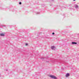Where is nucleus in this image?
<instances>
[{"instance_id": "7ed1b4c3", "label": "nucleus", "mask_w": 79, "mask_h": 79, "mask_svg": "<svg viewBox=\"0 0 79 79\" xmlns=\"http://www.w3.org/2000/svg\"><path fill=\"white\" fill-rule=\"evenodd\" d=\"M69 73H67L66 75V77H69Z\"/></svg>"}, {"instance_id": "f257e3e1", "label": "nucleus", "mask_w": 79, "mask_h": 79, "mask_svg": "<svg viewBox=\"0 0 79 79\" xmlns=\"http://www.w3.org/2000/svg\"><path fill=\"white\" fill-rule=\"evenodd\" d=\"M50 77L51 78H52V79H57V78L56 77L54 76L50 75Z\"/></svg>"}, {"instance_id": "39448f33", "label": "nucleus", "mask_w": 79, "mask_h": 79, "mask_svg": "<svg viewBox=\"0 0 79 79\" xmlns=\"http://www.w3.org/2000/svg\"><path fill=\"white\" fill-rule=\"evenodd\" d=\"M72 44H77V43L72 42Z\"/></svg>"}, {"instance_id": "1a4fd4ad", "label": "nucleus", "mask_w": 79, "mask_h": 79, "mask_svg": "<svg viewBox=\"0 0 79 79\" xmlns=\"http://www.w3.org/2000/svg\"><path fill=\"white\" fill-rule=\"evenodd\" d=\"M19 4L20 5H21V2H20L19 3Z\"/></svg>"}, {"instance_id": "0eeeda50", "label": "nucleus", "mask_w": 79, "mask_h": 79, "mask_svg": "<svg viewBox=\"0 0 79 79\" xmlns=\"http://www.w3.org/2000/svg\"><path fill=\"white\" fill-rule=\"evenodd\" d=\"M27 45H28V44H25V45L26 46H27Z\"/></svg>"}, {"instance_id": "20e7f679", "label": "nucleus", "mask_w": 79, "mask_h": 79, "mask_svg": "<svg viewBox=\"0 0 79 79\" xmlns=\"http://www.w3.org/2000/svg\"><path fill=\"white\" fill-rule=\"evenodd\" d=\"M52 49V50H53V49H54V48H55V47L54 46H52L51 47Z\"/></svg>"}, {"instance_id": "f03ea898", "label": "nucleus", "mask_w": 79, "mask_h": 79, "mask_svg": "<svg viewBox=\"0 0 79 79\" xmlns=\"http://www.w3.org/2000/svg\"><path fill=\"white\" fill-rule=\"evenodd\" d=\"M0 35H1V36H4L5 35V34L1 33L0 34Z\"/></svg>"}, {"instance_id": "9d476101", "label": "nucleus", "mask_w": 79, "mask_h": 79, "mask_svg": "<svg viewBox=\"0 0 79 79\" xmlns=\"http://www.w3.org/2000/svg\"><path fill=\"white\" fill-rule=\"evenodd\" d=\"M73 1H76V0H73Z\"/></svg>"}, {"instance_id": "423d86ee", "label": "nucleus", "mask_w": 79, "mask_h": 79, "mask_svg": "<svg viewBox=\"0 0 79 79\" xmlns=\"http://www.w3.org/2000/svg\"><path fill=\"white\" fill-rule=\"evenodd\" d=\"M75 8H78V7H79L78 6H77V5H76V6H75Z\"/></svg>"}, {"instance_id": "6e6552de", "label": "nucleus", "mask_w": 79, "mask_h": 79, "mask_svg": "<svg viewBox=\"0 0 79 79\" xmlns=\"http://www.w3.org/2000/svg\"><path fill=\"white\" fill-rule=\"evenodd\" d=\"M52 34H53V35H54V34H55V33L54 32H53Z\"/></svg>"}]
</instances>
